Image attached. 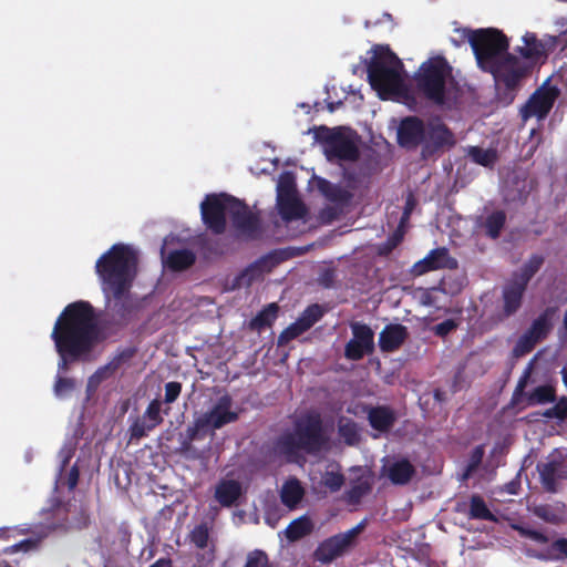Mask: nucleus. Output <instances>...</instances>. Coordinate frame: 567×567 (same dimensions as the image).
<instances>
[{
    "label": "nucleus",
    "mask_w": 567,
    "mask_h": 567,
    "mask_svg": "<svg viewBox=\"0 0 567 567\" xmlns=\"http://www.w3.org/2000/svg\"><path fill=\"white\" fill-rule=\"evenodd\" d=\"M51 339L58 353V374L66 373L76 362H90L104 339L96 324L94 307L84 300L69 303L55 320Z\"/></svg>",
    "instance_id": "f257e3e1"
},
{
    "label": "nucleus",
    "mask_w": 567,
    "mask_h": 567,
    "mask_svg": "<svg viewBox=\"0 0 567 567\" xmlns=\"http://www.w3.org/2000/svg\"><path fill=\"white\" fill-rule=\"evenodd\" d=\"M137 255L127 245L115 244L96 261L95 270L104 293L115 301L128 295L137 274Z\"/></svg>",
    "instance_id": "f03ea898"
},
{
    "label": "nucleus",
    "mask_w": 567,
    "mask_h": 567,
    "mask_svg": "<svg viewBox=\"0 0 567 567\" xmlns=\"http://www.w3.org/2000/svg\"><path fill=\"white\" fill-rule=\"evenodd\" d=\"M328 443L329 437L320 414L309 413L295 424L293 432L284 433L276 439L274 451L293 462L300 456V452L313 455L324 450Z\"/></svg>",
    "instance_id": "7ed1b4c3"
},
{
    "label": "nucleus",
    "mask_w": 567,
    "mask_h": 567,
    "mask_svg": "<svg viewBox=\"0 0 567 567\" xmlns=\"http://www.w3.org/2000/svg\"><path fill=\"white\" fill-rule=\"evenodd\" d=\"M403 63L388 45H375L373 55L368 63V80L380 97L399 94L406 101L412 99L410 90L404 85L401 71Z\"/></svg>",
    "instance_id": "20e7f679"
},
{
    "label": "nucleus",
    "mask_w": 567,
    "mask_h": 567,
    "mask_svg": "<svg viewBox=\"0 0 567 567\" xmlns=\"http://www.w3.org/2000/svg\"><path fill=\"white\" fill-rule=\"evenodd\" d=\"M462 41H467L473 50L477 65L484 72L491 70L501 62V59L508 52L509 41L503 31L495 28L456 29Z\"/></svg>",
    "instance_id": "39448f33"
},
{
    "label": "nucleus",
    "mask_w": 567,
    "mask_h": 567,
    "mask_svg": "<svg viewBox=\"0 0 567 567\" xmlns=\"http://www.w3.org/2000/svg\"><path fill=\"white\" fill-rule=\"evenodd\" d=\"M451 76L452 66L444 56L430 58L414 74L415 90L426 101L442 106L446 103L447 80Z\"/></svg>",
    "instance_id": "423d86ee"
},
{
    "label": "nucleus",
    "mask_w": 567,
    "mask_h": 567,
    "mask_svg": "<svg viewBox=\"0 0 567 567\" xmlns=\"http://www.w3.org/2000/svg\"><path fill=\"white\" fill-rule=\"evenodd\" d=\"M486 72L491 73L496 84L497 101L509 105L515 100L526 70L519 59L512 53H506L496 65Z\"/></svg>",
    "instance_id": "0eeeda50"
},
{
    "label": "nucleus",
    "mask_w": 567,
    "mask_h": 567,
    "mask_svg": "<svg viewBox=\"0 0 567 567\" xmlns=\"http://www.w3.org/2000/svg\"><path fill=\"white\" fill-rule=\"evenodd\" d=\"M320 141L329 161L355 162L360 157L355 142L341 128H322Z\"/></svg>",
    "instance_id": "6e6552de"
},
{
    "label": "nucleus",
    "mask_w": 567,
    "mask_h": 567,
    "mask_svg": "<svg viewBox=\"0 0 567 567\" xmlns=\"http://www.w3.org/2000/svg\"><path fill=\"white\" fill-rule=\"evenodd\" d=\"M235 197L226 194H209L200 204L202 219L215 235L226 230V214H230Z\"/></svg>",
    "instance_id": "1a4fd4ad"
},
{
    "label": "nucleus",
    "mask_w": 567,
    "mask_h": 567,
    "mask_svg": "<svg viewBox=\"0 0 567 567\" xmlns=\"http://www.w3.org/2000/svg\"><path fill=\"white\" fill-rule=\"evenodd\" d=\"M365 525V520H362L351 529L324 539L315 551L317 560L327 564L343 555L354 544Z\"/></svg>",
    "instance_id": "9d476101"
},
{
    "label": "nucleus",
    "mask_w": 567,
    "mask_h": 567,
    "mask_svg": "<svg viewBox=\"0 0 567 567\" xmlns=\"http://www.w3.org/2000/svg\"><path fill=\"white\" fill-rule=\"evenodd\" d=\"M559 89L555 85H548L545 82L528 97L525 104L520 107V117L527 121L532 117L544 120L553 109L557 97L559 96Z\"/></svg>",
    "instance_id": "9b49d317"
},
{
    "label": "nucleus",
    "mask_w": 567,
    "mask_h": 567,
    "mask_svg": "<svg viewBox=\"0 0 567 567\" xmlns=\"http://www.w3.org/2000/svg\"><path fill=\"white\" fill-rule=\"evenodd\" d=\"M352 339L344 347V357L351 361H359L364 355L374 352V332L365 323H351Z\"/></svg>",
    "instance_id": "f8f14e48"
},
{
    "label": "nucleus",
    "mask_w": 567,
    "mask_h": 567,
    "mask_svg": "<svg viewBox=\"0 0 567 567\" xmlns=\"http://www.w3.org/2000/svg\"><path fill=\"white\" fill-rule=\"evenodd\" d=\"M230 208V219L233 226L240 237L246 239H257L260 235V220L258 216L250 212L248 206L235 198Z\"/></svg>",
    "instance_id": "ddd939ff"
},
{
    "label": "nucleus",
    "mask_w": 567,
    "mask_h": 567,
    "mask_svg": "<svg viewBox=\"0 0 567 567\" xmlns=\"http://www.w3.org/2000/svg\"><path fill=\"white\" fill-rule=\"evenodd\" d=\"M231 398L228 394L223 395L218 399L216 404L209 411L202 414L200 417L208 429H221L223 426L238 420V413L231 411Z\"/></svg>",
    "instance_id": "4468645a"
},
{
    "label": "nucleus",
    "mask_w": 567,
    "mask_h": 567,
    "mask_svg": "<svg viewBox=\"0 0 567 567\" xmlns=\"http://www.w3.org/2000/svg\"><path fill=\"white\" fill-rule=\"evenodd\" d=\"M425 140V125L416 116L403 118L398 127V143L405 148H416Z\"/></svg>",
    "instance_id": "2eb2a0df"
},
{
    "label": "nucleus",
    "mask_w": 567,
    "mask_h": 567,
    "mask_svg": "<svg viewBox=\"0 0 567 567\" xmlns=\"http://www.w3.org/2000/svg\"><path fill=\"white\" fill-rule=\"evenodd\" d=\"M456 266L457 261L450 256L447 248L439 247L432 249L422 260L415 262L412 267V272L415 276H421L437 269H453Z\"/></svg>",
    "instance_id": "dca6fc26"
},
{
    "label": "nucleus",
    "mask_w": 567,
    "mask_h": 567,
    "mask_svg": "<svg viewBox=\"0 0 567 567\" xmlns=\"http://www.w3.org/2000/svg\"><path fill=\"white\" fill-rule=\"evenodd\" d=\"M422 154L424 156L432 155L445 146L455 144L453 133L443 123L430 124L425 127V140L423 142Z\"/></svg>",
    "instance_id": "f3484780"
},
{
    "label": "nucleus",
    "mask_w": 567,
    "mask_h": 567,
    "mask_svg": "<svg viewBox=\"0 0 567 567\" xmlns=\"http://www.w3.org/2000/svg\"><path fill=\"white\" fill-rule=\"evenodd\" d=\"M537 471L543 488L548 493L558 491V480L567 478V470L561 460L554 458L546 463H538Z\"/></svg>",
    "instance_id": "a211bd4d"
},
{
    "label": "nucleus",
    "mask_w": 567,
    "mask_h": 567,
    "mask_svg": "<svg viewBox=\"0 0 567 567\" xmlns=\"http://www.w3.org/2000/svg\"><path fill=\"white\" fill-rule=\"evenodd\" d=\"M526 282L511 280L503 287L502 300L503 309L502 315L504 318H509L515 315L522 306L524 292L526 290Z\"/></svg>",
    "instance_id": "6ab92c4d"
},
{
    "label": "nucleus",
    "mask_w": 567,
    "mask_h": 567,
    "mask_svg": "<svg viewBox=\"0 0 567 567\" xmlns=\"http://www.w3.org/2000/svg\"><path fill=\"white\" fill-rule=\"evenodd\" d=\"M408 328L400 323L386 324L379 334V347L382 352L398 350L408 339Z\"/></svg>",
    "instance_id": "aec40b11"
},
{
    "label": "nucleus",
    "mask_w": 567,
    "mask_h": 567,
    "mask_svg": "<svg viewBox=\"0 0 567 567\" xmlns=\"http://www.w3.org/2000/svg\"><path fill=\"white\" fill-rule=\"evenodd\" d=\"M370 426L380 433L389 432L396 422V413L389 405L370 406L367 411Z\"/></svg>",
    "instance_id": "412c9836"
},
{
    "label": "nucleus",
    "mask_w": 567,
    "mask_h": 567,
    "mask_svg": "<svg viewBox=\"0 0 567 567\" xmlns=\"http://www.w3.org/2000/svg\"><path fill=\"white\" fill-rule=\"evenodd\" d=\"M523 47H517L516 52L525 60L537 62L547 58L545 44L533 32H526L523 37Z\"/></svg>",
    "instance_id": "4be33fe9"
},
{
    "label": "nucleus",
    "mask_w": 567,
    "mask_h": 567,
    "mask_svg": "<svg viewBox=\"0 0 567 567\" xmlns=\"http://www.w3.org/2000/svg\"><path fill=\"white\" fill-rule=\"evenodd\" d=\"M37 543L32 539H23L18 544L6 547L0 554V567H16L21 558L29 550L35 548Z\"/></svg>",
    "instance_id": "5701e85b"
},
{
    "label": "nucleus",
    "mask_w": 567,
    "mask_h": 567,
    "mask_svg": "<svg viewBox=\"0 0 567 567\" xmlns=\"http://www.w3.org/2000/svg\"><path fill=\"white\" fill-rule=\"evenodd\" d=\"M241 495V485L235 480L221 481L215 489V498L224 507L233 506Z\"/></svg>",
    "instance_id": "b1692460"
},
{
    "label": "nucleus",
    "mask_w": 567,
    "mask_h": 567,
    "mask_svg": "<svg viewBox=\"0 0 567 567\" xmlns=\"http://www.w3.org/2000/svg\"><path fill=\"white\" fill-rule=\"evenodd\" d=\"M303 496L305 488L298 478L292 477L284 483L280 491V499L286 507L290 509L296 508Z\"/></svg>",
    "instance_id": "393cba45"
},
{
    "label": "nucleus",
    "mask_w": 567,
    "mask_h": 567,
    "mask_svg": "<svg viewBox=\"0 0 567 567\" xmlns=\"http://www.w3.org/2000/svg\"><path fill=\"white\" fill-rule=\"evenodd\" d=\"M506 213L502 209L493 210L480 224V228L491 239H497L506 224Z\"/></svg>",
    "instance_id": "a878e982"
},
{
    "label": "nucleus",
    "mask_w": 567,
    "mask_h": 567,
    "mask_svg": "<svg viewBox=\"0 0 567 567\" xmlns=\"http://www.w3.org/2000/svg\"><path fill=\"white\" fill-rule=\"evenodd\" d=\"M555 308H546L526 330L538 342L546 339L549 334L553 328L551 319L555 315Z\"/></svg>",
    "instance_id": "bb28decb"
},
{
    "label": "nucleus",
    "mask_w": 567,
    "mask_h": 567,
    "mask_svg": "<svg viewBox=\"0 0 567 567\" xmlns=\"http://www.w3.org/2000/svg\"><path fill=\"white\" fill-rule=\"evenodd\" d=\"M414 474L415 468L406 458L392 463L388 468V477L395 485L408 484Z\"/></svg>",
    "instance_id": "cd10ccee"
},
{
    "label": "nucleus",
    "mask_w": 567,
    "mask_h": 567,
    "mask_svg": "<svg viewBox=\"0 0 567 567\" xmlns=\"http://www.w3.org/2000/svg\"><path fill=\"white\" fill-rule=\"evenodd\" d=\"M278 207L282 218L287 220L301 218L305 214V206L296 194L278 196Z\"/></svg>",
    "instance_id": "c85d7f7f"
},
{
    "label": "nucleus",
    "mask_w": 567,
    "mask_h": 567,
    "mask_svg": "<svg viewBox=\"0 0 567 567\" xmlns=\"http://www.w3.org/2000/svg\"><path fill=\"white\" fill-rule=\"evenodd\" d=\"M196 261V255L189 249L172 250L166 258V266L173 271L190 268Z\"/></svg>",
    "instance_id": "c756f323"
},
{
    "label": "nucleus",
    "mask_w": 567,
    "mask_h": 567,
    "mask_svg": "<svg viewBox=\"0 0 567 567\" xmlns=\"http://www.w3.org/2000/svg\"><path fill=\"white\" fill-rule=\"evenodd\" d=\"M278 311L279 307L277 303H269L249 321V329L254 331H262L270 328L277 319Z\"/></svg>",
    "instance_id": "7c9ffc66"
},
{
    "label": "nucleus",
    "mask_w": 567,
    "mask_h": 567,
    "mask_svg": "<svg viewBox=\"0 0 567 567\" xmlns=\"http://www.w3.org/2000/svg\"><path fill=\"white\" fill-rule=\"evenodd\" d=\"M371 491L372 482L369 478L359 477L351 482L350 488L344 493V499L350 505H358Z\"/></svg>",
    "instance_id": "2f4dec72"
},
{
    "label": "nucleus",
    "mask_w": 567,
    "mask_h": 567,
    "mask_svg": "<svg viewBox=\"0 0 567 567\" xmlns=\"http://www.w3.org/2000/svg\"><path fill=\"white\" fill-rule=\"evenodd\" d=\"M467 516L471 519L496 522L495 515L487 507L484 498L478 494H473L471 496Z\"/></svg>",
    "instance_id": "473e14b6"
},
{
    "label": "nucleus",
    "mask_w": 567,
    "mask_h": 567,
    "mask_svg": "<svg viewBox=\"0 0 567 567\" xmlns=\"http://www.w3.org/2000/svg\"><path fill=\"white\" fill-rule=\"evenodd\" d=\"M313 529L311 519L307 516H301L292 520L286 528V536L290 542H296L309 535Z\"/></svg>",
    "instance_id": "72a5a7b5"
},
{
    "label": "nucleus",
    "mask_w": 567,
    "mask_h": 567,
    "mask_svg": "<svg viewBox=\"0 0 567 567\" xmlns=\"http://www.w3.org/2000/svg\"><path fill=\"white\" fill-rule=\"evenodd\" d=\"M556 401V391L553 385L545 384L536 386L527 395V405L551 403Z\"/></svg>",
    "instance_id": "f704fd0d"
},
{
    "label": "nucleus",
    "mask_w": 567,
    "mask_h": 567,
    "mask_svg": "<svg viewBox=\"0 0 567 567\" xmlns=\"http://www.w3.org/2000/svg\"><path fill=\"white\" fill-rule=\"evenodd\" d=\"M542 559L547 560H566L567 559V538L560 537L553 540L543 554L538 556Z\"/></svg>",
    "instance_id": "c9c22d12"
},
{
    "label": "nucleus",
    "mask_w": 567,
    "mask_h": 567,
    "mask_svg": "<svg viewBox=\"0 0 567 567\" xmlns=\"http://www.w3.org/2000/svg\"><path fill=\"white\" fill-rule=\"evenodd\" d=\"M323 308L318 303H312L301 312L297 321L306 331H308L323 317Z\"/></svg>",
    "instance_id": "e433bc0d"
},
{
    "label": "nucleus",
    "mask_w": 567,
    "mask_h": 567,
    "mask_svg": "<svg viewBox=\"0 0 567 567\" xmlns=\"http://www.w3.org/2000/svg\"><path fill=\"white\" fill-rule=\"evenodd\" d=\"M467 154L474 163L485 167L493 166L497 159L495 151L485 150L480 146H471Z\"/></svg>",
    "instance_id": "4c0bfd02"
},
{
    "label": "nucleus",
    "mask_w": 567,
    "mask_h": 567,
    "mask_svg": "<svg viewBox=\"0 0 567 567\" xmlns=\"http://www.w3.org/2000/svg\"><path fill=\"white\" fill-rule=\"evenodd\" d=\"M208 430L206 423L203 421L200 416H198L193 425L186 429V439L182 442V450L187 451L190 449V444L193 441L199 440L204 437V432Z\"/></svg>",
    "instance_id": "58836bf2"
},
{
    "label": "nucleus",
    "mask_w": 567,
    "mask_h": 567,
    "mask_svg": "<svg viewBox=\"0 0 567 567\" xmlns=\"http://www.w3.org/2000/svg\"><path fill=\"white\" fill-rule=\"evenodd\" d=\"M544 264V257L540 255H533L528 261L523 266L522 274L515 278L517 281H524L526 282V286L528 285V281L532 279V277L540 269V267Z\"/></svg>",
    "instance_id": "ea45409f"
},
{
    "label": "nucleus",
    "mask_w": 567,
    "mask_h": 567,
    "mask_svg": "<svg viewBox=\"0 0 567 567\" xmlns=\"http://www.w3.org/2000/svg\"><path fill=\"white\" fill-rule=\"evenodd\" d=\"M75 388L76 382L73 378L58 374L53 384V393L56 398L63 399L70 395Z\"/></svg>",
    "instance_id": "a19ab883"
},
{
    "label": "nucleus",
    "mask_w": 567,
    "mask_h": 567,
    "mask_svg": "<svg viewBox=\"0 0 567 567\" xmlns=\"http://www.w3.org/2000/svg\"><path fill=\"white\" fill-rule=\"evenodd\" d=\"M404 229L398 227L384 243L378 247V255L388 257L403 240Z\"/></svg>",
    "instance_id": "79ce46f5"
},
{
    "label": "nucleus",
    "mask_w": 567,
    "mask_h": 567,
    "mask_svg": "<svg viewBox=\"0 0 567 567\" xmlns=\"http://www.w3.org/2000/svg\"><path fill=\"white\" fill-rule=\"evenodd\" d=\"M326 187L322 188L324 196L334 203L347 204L351 199V194L349 190L342 188L341 186L330 185L324 182Z\"/></svg>",
    "instance_id": "37998d69"
},
{
    "label": "nucleus",
    "mask_w": 567,
    "mask_h": 567,
    "mask_svg": "<svg viewBox=\"0 0 567 567\" xmlns=\"http://www.w3.org/2000/svg\"><path fill=\"white\" fill-rule=\"evenodd\" d=\"M339 435L343 439L347 445H355L360 441L358 425L353 421L339 424Z\"/></svg>",
    "instance_id": "c03bdc74"
},
{
    "label": "nucleus",
    "mask_w": 567,
    "mask_h": 567,
    "mask_svg": "<svg viewBox=\"0 0 567 567\" xmlns=\"http://www.w3.org/2000/svg\"><path fill=\"white\" fill-rule=\"evenodd\" d=\"M155 427L151 425L148 421H146L143 416L136 417L132 424L130 425V440H141L147 436L148 432L153 431Z\"/></svg>",
    "instance_id": "a18cd8bd"
},
{
    "label": "nucleus",
    "mask_w": 567,
    "mask_h": 567,
    "mask_svg": "<svg viewBox=\"0 0 567 567\" xmlns=\"http://www.w3.org/2000/svg\"><path fill=\"white\" fill-rule=\"evenodd\" d=\"M538 341L525 331L517 340L513 353L515 357H523L533 351Z\"/></svg>",
    "instance_id": "49530a36"
},
{
    "label": "nucleus",
    "mask_w": 567,
    "mask_h": 567,
    "mask_svg": "<svg viewBox=\"0 0 567 567\" xmlns=\"http://www.w3.org/2000/svg\"><path fill=\"white\" fill-rule=\"evenodd\" d=\"M190 542L199 549H205L208 546L209 529L206 524H199L194 527L189 534Z\"/></svg>",
    "instance_id": "de8ad7c7"
},
{
    "label": "nucleus",
    "mask_w": 567,
    "mask_h": 567,
    "mask_svg": "<svg viewBox=\"0 0 567 567\" xmlns=\"http://www.w3.org/2000/svg\"><path fill=\"white\" fill-rule=\"evenodd\" d=\"M162 403L159 400L154 399L147 405L143 417L151 423L152 426L157 427L163 423V416L161 415Z\"/></svg>",
    "instance_id": "09e8293b"
},
{
    "label": "nucleus",
    "mask_w": 567,
    "mask_h": 567,
    "mask_svg": "<svg viewBox=\"0 0 567 567\" xmlns=\"http://www.w3.org/2000/svg\"><path fill=\"white\" fill-rule=\"evenodd\" d=\"M344 475L340 472H326L322 476V484L331 492H338L344 484Z\"/></svg>",
    "instance_id": "8fccbe9b"
},
{
    "label": "nucleus",
    "mask_w": 567,
    "mask_h": 567,
    "mask_svg": "<svg viewBox=\"0 0 567 567\" xmlns=\"http://www.w3.org/2000/svg\"><path fill=\"white\" fill-rule=\"evenodd\" d=\"M306 330L300 326V323L296 320L291 324H289L278 337V344L284 346L288 343L289 341L298 338L302 333H305Z\"/></svg>",
    "instance_id": "3c124183"
},
{
    "label": "nucleus",
    "mask_w": 567,
    "mask_h": 567,
    "mask_svg": "<svg viewBox=\"0 0 567 567\" xmlns=\"http://www.w3.org/2000/svg\"><path fill=\"white\" fill-rule=\"evenodd\" d=\"M513 527L515 530H517L519 533L520 536H523L525 538L532 539L538 544H548L549 543V537L540 530L533 529L530 527L518 526V525H514Z\"/></svg>",
    "instance_id": "603ef678"
},
{
    "label": "nucleus",
    "mask_w": 567,
    "mask_h": 567,
    "mask_svg": "<svg viewBox=\"0 0 567 567\" xmlns=\"http://www.w3.org/2000/svg\"><path fill=\"white\" fill-rule=\"evenodd\" d=\"M530 373H532V363L528 364V367L526 368L523 375L519 378V380L517 382V385L512 395V404L513 405H517L520 402L522 396L525 395L524 390L528 383Z\"/></svg>",
    "instance_id": "864d4df0"
},
{
    "label": "nucleus",
    "mask_w": 567,
    "mask_h": 567,
    "mask_svg": "<svg viewBox=\"0 0 567 567\" xmlns=\"http://www.w3.org/2000/svg\"><path fill=\"white\" fill-rule=\"evenodd\" d=\"M244 567H270L267 554L259 549L250 551Z\"/></svg>",
    "instance_id": "5fc2aeb1"
},
{
    "label": "nucleus",
    "mask_w": 567,
    "mask_h": 567,
    "mask_svg": "<svg viewBox=\"0 0 567 567\" xmlns=\"http://www.w3.org/2000/svg\"><path fill=\"white\" fill-rule=\"evenodd\" d=\"M79 477H80V468H79L78 464H74L70 468L65 480L62 477V473L60 472V477L58 480V483H60L62 485H66L69 491L71 492L76 487V485L79 483Z\"/></svg>",
    "instance_id": "6e6d98bb"
},
{
    "label": "nucleus",
    "mask_w": 567,
    "mask_h": 567,
    "mask_svg": "<svg viewBox=\"0 0 567 567\" xmlns=\"http://www.w3.org/2000/svg\"><path fill=\"white\" fill-rule=\"evenodd\" d=\"M135 354V349L126 348L120 351L114 358L111 360L109 365L112 370L118 369L122 364L128 362Z\"/></svg>",
    "instance_id": "4d7b16f0"
},
{
    "label": "nucleus",
    "mask_w": 567,
    "mask_h": 567,
    "mask_svg": "<svg viewBox=\"0 0 567 567\" xmlns=\"http://www.w3.org/2000/svg\"><path fill=\"white\" fill-rule=\"evenodd\" d=\"M457 326L458 324L454 319H446L443 322L434 326L432 328V331L434 332L435 336L440 338H445L452 331L456 330Z\"/></svg>",
    "instance_id": "13d9d810"
},
{
    "label": "nucleus",
    "mask_w": 567,
    "mask_h": 567,
    "mask_svg": "<svg viewBox=\"0 0 567 567\" xmlns=\"http://www.w3.org/2000/svg\"><path fill=\"white\" fill-rule=\"evenodd\" d=\"M296 194L295 179L290 174H284L279 179L278 196Z\"/></svg>",
    "instance_id": "bf43d9fd"
},
{
    "label": "nucleus",
    "mask_w": 567,
    "mask_h": 567,
    "mask_svg": "<svg viewBox=\"0 0 567 567\" xmlns=\"http://www.w3.org/2000/svg\"><path fill=\"white\" fill-rule=\"evenodd\" d=\"M182 392V384L177 381H171L165 384L164 402L171 404L177 400Z\"/></svg>",
    "instance_id": "052dcab7"
},
{
    "label": "nucleus",
    "mask_w": 567,
    "mask_h": 567,
    "mask_svg": "<svg viewBox=\"0 0 567 567\" xmlns=\"http://www.w3.org/2000/svg\"><path fill=\"white\" fill-rule=\"evenodd\" d=\"M416 199L412 193H410L405 199L404 209L402 213V216L400 218V223L398 227H401V229H404L405 224L409 221L410 216L415 208Z\"/></svg>",
    "instance_id": "680f3d73"
},
{
    "label": "nucleus",
    "mask_w": 567,
    "mask_h": 567,
    "mask_svg": "<svg viewBox=\"0 0 567 567\" xmlns=\"http://www.w3.org/2000/svg\"><path fill=\"white\" fill-rule=\"evenodd\" d=\"M483 454H484V452H483V447L482 446H476L474 449V451L472 453V456H471V463H470V465L466 468L464 477H467L471 474V472L473 470H475V467L481 463Z\"/></svg>",
    "instance_id": "e2e57ef3"
},
{
    "label": "nucleus",
    "mask_w": 567,
    "mask_h": 567,
    "mask_svg": "<svg viewBox=\"0 0 567 567\" xmlns=\"http://www.w3.org/2000/svg\"><path fill=\"white\" fill-rule=\"evenodd\" d=\"M440 291L439 288H432L430 290H426L422 297H421V302L422 305L424 306H429V307H439L437 303H439V298L437 296L435 295V292Z\"/></svg>",
    "instance_id": "0e129e2a"
},
{
    "label": "nucleus",
    "mask_w": 567,
    "mask_h": 567,
    "mask_svg": "<svg viewBox=\"0 0 567 567\" xmlns=\"http://www.w3.org/2000/svg\"><path fill=\"white\" fill-rule=\"evenodd\" d=\"M554 411L558 414V420L564 421L567 419V398H560L554 405Z\"/></svg>",
    "instance_id": "69168bd1"
},
{
    "label": "nucleus",
    "mask_w": 567,
    "mask_h": 567,
    "mask_svg": "<svg viewBox=\"0 0 567 567\" xmlns=\"http://www.w3.org/2000/svg\"><path fill=\"white\" fill-rule=\"evenodd\" d=\"M60 455H61L60 472L63 473L66 470L71 458L74 455V449H72V447L62 449L60 452Z\"/></svg>",
    "instance_id": "338daca9"
},
{
    "label": "nucleus",
    "mask_w": 567,
    "mask_h": 567,
    "mask_svg": "<svg viewBox=\"0 0 567 567\" xmlns=\"http://www.w3.org/2000/svg\"><path fill=\"white\" fill-rule=\"evenodd\" d=\"M111 367L104 365L95 371V373L90 378V382L100 383L106 377V372Z\"/></svg>",
    "instance_id": "774afa93"
}]
</instances>
